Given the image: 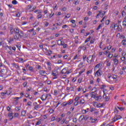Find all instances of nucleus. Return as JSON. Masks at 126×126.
Instances as JSON below:
<instances>
[{
    "label": "nucleus",
    "instance_id": "nucleus-45",
    "mask_svg": "<svg viewBox=\"0 0 126 126\" xmlns=\"http://www.w3.org/2000/svg\"><path fill=\"white\" fill-rule=\"evenodd\" d=\"M18 116H19V114H18V113H15L14 115V118H18Z\"/></svg>",
    "mask_w": 126,
    "mask_h": 126
},
{
    "label": "nucleus",
    "instance_id": "nucleus-61",
    "mask_svg": "<svg viewBox=\"0 0 126 126\" xmlns=\"http://www.w3.org/2000/svg\"><path fill=\"white\" fill-rule=\"evenodd\" d=\"M91 97L92 98H94V99H96V97H97V95H91Z\"/></svg>",
    "mask_w": 126,
    "mask_h": 126
},
{
    "label": "nucleus",
    "instance_id": "nucleus-9",
    "mask_svg": "<svg viewBox=\"0 0 126 126\" xmlns=\"http://www.w3.org/2000/svg\"><path fill=\"white\" fill-rule=\"evenodd\" d=\"M33 105L34 106V110H37V109L39 108V105H38V103H37V102H34L33 103Z\"/></svg>",
    "mask_w": 126,
    "mask_h": 126
},
{
    "label": "nucleus",
    "instance_id": "nucleus-10",
    "mask_svg": "<svg viewBox=\"0 0 126 126\" xmlns=\"http://www.w3.org/2000/svg\"><path fill=\"white\" fill-rule=\"evenodd\" d=\"M102 66V64L101 63H99L97 64H96L94 67V69H96V68H101Z\"/></svg>",
    "mask_w": 126,
    "mask_h": 126
},
{
    "label": "nucleus",
    "instance_id": "nucleus-42",
    "mask_svg": "<svg viewBox=\"0 0 126 126\" xmlns=\"http://www.w3.org/2000/svg\"><path fill=\"white\" fill-rule=\"evenodd\" d=\"M67 16H65V19H66V18H69V17H70V14H67Z\"/></svg>",
    "mask_w": 126,
    "mask_h": 126
},
{
    "label": "nucleus",
    "instance_id": "nucleus-40",
    "mask_svg": "<svg viewBox=\"0 0 126 126\" xmlns=\"http://www.w3.org/2000/svg\"><path fill=\"white\" fill-rule=\"evenodd\" d=\"M95 109L94 107L93 108H90V112H94V111H95Z\"/></svg>",
    "mask_w": 126,
    "mask_h": 126
},
{
    "label": "nucleus",
    "instance_id": "nucleus-12",
    "mask_svg": "<svg viewBox=\"0 0 126 126\" xmlns=\"http://www.w3.org/2000/svg\"><path fill=\"white\" fill-rule=\"evenodd\" d=\"M66 103L67 105H68V106H69L70 105H71V104L73 103V99H70L67 102H66Z\"/></svg>",
    "mask_w": 126,
    "mask_h": 126
},
{
    "label": "nucleus",
    "instance_id": "nucleus-14",
    "mask_svg": "<svg viewBox=\"0 0 126 126\" xmlns=\"http://www.w3.org/2000/svg\"><path fill=\"white\" fill-rule=\"evenodd\" d=\"M113 62L115 64H116V65H118V64H119V60L116 58H115L114 59H113Z\"/></svg>",
    "mask_w": 126,
    "mask_h": 126
},
{
    "label": "nucleus",
    "instance_id": "nucleus-30",
    "mask_svg": "<svg viewBox=\"0 0 126 126\" xmlns=\"http://www.w3.org/2000/svg\"><path fill=\"white\" fill-rule=\"evenodd\" d=\"M122 44L124 46H126V39H123L122 41Z\"/></svg>",
    "mask_w": 126,
    "mask_h": 126
},
{
    "label": "nucleus",
    "instance_id": "nucleus-25",
    "mask_svg": "<svg viewBox=\"0 0 126 126\" xmlns=\"http://www.w3.org/2000/svg\"><path fill=\"white\" fill-rule=\"evenodd\" d=\"M45 73H46V71H45L44 70H40L39 71V74H40V75L43 76Z\"/></svg>",
    "mask_w": 126,
    "mask_h": 126
},
{
    "label": "nucleus",
    "instance_id": "nucleus-43",
    "mask_svg": "<svg viewBox=\"0 0 126 126\" xmlns=\"http://www.w3.org/2000/svg\"><path fill=\"white\" fill-rule=\"evenodd\" d=\"M82 81V77H80L78 80V82H79V83H81Z\"/></svg>",
    "mask_w": 126,
    "mask_h": 126
},
{
    "label": "nucleus",
    "instance_id": "nucleus-20",
    "mask_svg": "<svg viewBox=\"0 0 126 126\" xmlns=\"http://www.w3.org/2000/svg\"><path fill=\"white\" fill-rule=\"evenodd\" d=\"M88 110H89V108H87L86 110L83 109V110H82V113L84 115L86 114V113L88 112Z\"/></svg>",
    "mask_w": 126,
    "mask_h": 126
},
{
    "label": "nucleus",
    "instance_id": "nucleus-27",
    "mask_svg": "<svg viewBox=\"0 0 126 126\" xmlns=\"http://www.w3.org/2000/svg\"><path fill=\"white\" fill-rule=\"evenodd\" d=\"M66 106H67L66 102H64L61 104V107H66Z\"/></svg>",
    "mask_w": 126,
    "mask_h": 126
},
{
    "label": "nucleus",
    "instance_id": "nucleus-8",
    "mask_svg": "<svg viewBox=\"0 0 126 126\" xmlns=\"http://www.w3.org/2000/svg\"><path fill=\"white\" fill-rule=\"evenodd\" d=\"M18 39H19V38H22L24 36V33H23V31H21L19 32V34H18Z\"/></svg>",
    "mask_w": 126,
    "mask_h": 126
},
{
    "label": "nucleus",
    "instance_id": "nucleus-37",
    "mask_svg": "<svg viewBox=\"0 0 126 126\" xmlns=\"http://www.w3.org/2000/svg\"><path fill=\"white\" fill-rule=\"evenodd\" d=\"M85 103V100H84V99H83V100H80V102L79 103L80 104H84Z\"/></svg>",
    "mask_w": 126,
    "mask_h": 126
},
{
    "label": "nucleus",
    "instance_id": "nucleus-4",
    "mask_svg": "<svg viewBox=\"0 0 126 126\" xmlns=\"http://www.w3.org/2000/svg\"><path fill=\"white\" fill-rule=\"evenodd\" d=\"M103 74V72L100 69H99L96 72L94 73V76L97 75V76H101Z\"/></svg>",
    "mask_w": 126,
    "mask_h": 126
},
{
    "label": "nucleus",
    "instance_id": "nucleus-56",
    "mask_svg": "<svg viewBox=\"0 0 126 126\" xmlns=\"http://www.w3.org/2000/svg\"><path fill=\"white\" fill-rule=\"evenodd\" d=\"M29 70H30V71H33V67H32L31 66H30L29 67Z\"/></svg>",
    "mask_w": 126,
    "mask_h": 126
},
{
    "label": "nucleus",
    "instance_id": "nucleus-7",
    "mask_svg": "<svg viewBox=\"0 0 126 126\" xmlns=\"http://www.w3.org/2000/svg\"><path fill=\"white\" fill-rule=\"evenodd\" d=\"M13 112H9L8 114V117H9V120H12L13 119Z\"/></svg>",
    "mask_w": 126,
    "mask_h": 126
},
{
    "label": "nucleus",
    "instance_id": "nucleus-3",
    "mask_svg": "<svg viewBox=\"0 0 126 126\" xmlns=\"http://www.w3.org/2000/svg\"><path fill=\"white\" fill-rule=\"evenodd\" d=\"M107 50L104 51L103 52V54H104L105 56H107V57H108L109 59H112L113 57V54H111V52H110V51H109V50H111V48H107Z\"/></svg>",
    "mask_w": 126,
    "mask_h": 126
},
{
    "label": "nucleus",
    "instance_id": "nucleus-62",
    "mask_svg": "<svg viewBox=\"0 0 126 126\" xmlns=\"http://www.w3.org/2000/svg\"><path fill=\"white\" fill-rule=\"evenodd\" d=\"M5 94H6V93H4V92L1 93V96H4V95H5Z\"/></svg>",
    "mask_w": 126,
    "mask_h": 126
},
{
    "label": "nucleus",
    "instance_id": "nucleus-31",
    "mask_svg": "<svg viewBox=\"0 0 126 126\" xmlns=\"http://www.w3.org/2000/svg\"><path fill=\"white\" fill-rule=\"evenodd\" d=\"M46 55H47V56H51V54H52V51L50 50L48 52H46Z\"/></svg>",
    "mask_w": 126,
    "mask_h": 126
},
{
    "label": "nucleus",
    "instance_id": "nucleus-29",
    "mask_svg": "<svg viewBox=\"0 0 126 126\" xmlns=\"http://www.w3.org/2000/svg\"><path fill=\"white\" fill-rule=\"evenodd\" d=\"M10 33L11 35L13 34V33H14V29H13V28L11 27Z\"/></svg>",
    "mask_w": 126,
    "mask_h": 126
},
{
    "label": "nucleus",
    "instance_id": "nucleus-64",
    "mask_svg": "<svg viewBox=\"0 0 126 126\" xmlns=\"http://www.w3.org/2000/svg\"><path fill=\"white\" fill-rule=\"evenodd\" d=\"M36 68H37V69H41V66H40V65H37Z\"/></svg>",
    "mask_w": 126,
    "mask_h": 126
},
{
    "label": "nucleus",
    "instance_id": "nucleus-17",
    "mask_svg": "<svg viewBox=\"0 0 126 126\" xmlns=\"http://www.w3.org/2000/svg\"><path fill=\"white\" fill-rule=\"evenodd\" d=\"M117 29L119 32H123V28H122V26H119L117 27Z\"/></svg>",
    "mask_w": 126,
    "mask_h": 126
},
{
    "label": "nucleus",
    "instance_id": "nucleus-57",
    "mask_svg": "<svg viewBox=\"0 0 126 126\" xmlns=\"http://www.w3.org/2000/svg\"><path fill=\"white\" fill-rule=\"evenodd\" d=\"M78 103H79V101H76L74 103V106H77V105H78Z\"/></svg>",
    "mask_w": 126,
    "mask_h": 126
},
{
    "label": "nucleus",
    "instance_id": "nucleus-53",
    "mask_svg": "<svg viewBox=\"0 0 126 126\" xmlns=\"http://www.w3.org/2000/svg\"><path fill=\"white\" fill-rule=\"evenodd\" d=\"M23 85L24 87H26V85H27V82H24V83L23 84Z\"/></svg>",
    "mask_w": 126,
    "mask_h": 126
},
{
    "label": "nucleus",
    "instance_id": "nucleus-1",
    "mask_svg": "<svg viewBox=\"0 0 126 126\" xmlns=\"http://www.w3.org/2000/svg\"><path fill=\"white\" fill-rule=\"evenodd\" d=\"M0 67H1L0 73L3 74V75H5V74L7 73V70L6 69L5 66L2 65V63H0Z\"/></svg>",
    "mask_w": 126,
    "mask_h": 126
},
{
    "label": "nucleus",
    "instance_id": "nucleus-41",
    "mask_svg": "<svg viewBox=\"0 0 126 126\" xmlns=\"http://www.w3.org/2000/svg\"><path fill=\"white\" fill-rule=\"evenodd\" d=\"M79 99H80V97L79 96H76L75 98V101L76 102H77L78 100H79Z\"/></svg>",
    "mask_w": 126,
    "mask_h": 126
},
{
    "label": "nucleus",
    "instance_id": "nucleus-22",
    "mask_svg": "<svg viewBox=\"0 0 126 126\" xmlns=\"http://www.w3.org/2000/svg\"><path fill=\"white\" fill-rule=\"evenodd\" d=\"M55 82L57 83L58 86H60L61 83L60 80H57L56 81H55Z\"/></svg>",
    "mask_w": 126,
    "mask_h": 126
},
{
    "label": "nucleus",
    "instance_id": "nucleus-58",
    "mask_svg": "<svg viewBox=\"0 0 126 126\" xmlns=\"http://www.w3.org/2000/svg\"><path fill=\"white\" fill-rule=\"evenodd\" d=\"M16 16L17 17H19L20 16V13L19 12L16 14Z\"/></svg>",
    "mask_w": 126,
    "mask_h": 126
},
{
    "label": "nucleus",
    "instance_id": "nucleus-47",
    "mask_svg": "<svg viewBox=\"0 0 126 126\" xmlns=\"http://www.w3.org/2000/svg\"><path fill=\"white\" fill-rule=\"evenodd\" d=\"M121 33H118L117 35H116V37L117 38H121Z\"/></svg>",
    "mask_w": 126,
    "mask_h": 126
},
{
    "label": "nucleus",
    "instance_id": "nucleus-32",
    "mask_svg": "<svg viewBox=\"0 0 126 126\" xmlns=\"http://www.w3.org/2000/svg\"><path fill=\"white\" fill-rule=\"evenodd\" d=\"M19 62L20 63H24V62H25V61H23V58H19Z\"/></svg>",
    "mask_w": 126,
    "mask_h": 126
},
{
    "label": "nucleus",
    "instance_id": "nucleus-63",
    "mask_svg": "<svg viewBox=\"0 0 126 126\" xmlns=\"http://www.w3.org/2000/svg\"><path fill=\"white\" fill-rule=\"evenodd\" d=\"M56 120L57 121V122H60V121H61L62 120V118H56Z\"/></svg>",
    "mask_w": 126,
    "mask_h": 126
},
{
    "label": "nucleus",
    "instance_id": "nucleus-23",
    "mask_svg": "<svg viewBox=\"0 0 126 126\" xmlns=\"http://www.w3.org/2000/svg\"><path fill=\"white\" fill-rule=\"evenodd\" d=\"M97 91V90H95L94 92H93L91 93V96H94V95L95 96L97 95V93H95Z\"/></svg>",
    "mask_w": 126,
    "mask_h": 126
},
{
    "label": "nucleus",
    "instance_id": "nucleus-11",
    "mask_svg": "<svg viewBox=\"0 0 126 126\" xmlns=\"http://www.w3.org/2000/svg\"><path fill=\"white\" fill-rule=\"evenodd\" d=\"M47 97H48V95H45V94H43L41 97V99L42 101H45V100L47 99Z\"/></svg>",
    "mask_w": 126,
    "mask_h": 126
},
{
    "label": "nucleus",
    "instance_id": "nucleus-60",
    "mask_svg": "<svg viewBox=\"0 0 126 126\" xmlns=\"http://www.w3.org/2000/svg\"><path fill=\"white\" fill-rule=\"evenodd\" d=\"M97 121V119H94L93 120V121H92V124H94V123H95Z\"/></svg>",
    "mask_w": 126,
    "mask_h": 126
},
{
    "label": "nucleus",
    "instance_id": "nucleus-44",
    "mask_svg": "<svg viewBox=\"0 0 126 126\" xmlns=\"http://www.w3.org/2000/svg\"><path fill=\"white\" fill-rule=\"evenodd\" d=\"M105 24H106V25H109V24H110V20H107L105 21Z\"/></svg>",
    "mask_w": 126,
    "mask_h": 126
},
{
    "label": "nucleus",
    "instance_id": "nucleus-36",
    "mask_svg": "<svg viewBox=\"0 0 126 126\" xmlns=\"http://www.w3.org/2000/svg\"><path fill=\"white\" fill-rule=\"evenodd\" d=\"M117 108H118V109H119V110H120V111H121V112H122V111H124V110H125V108L120 107H119V106H118Z\"/></svg>",
    "mask_w": 126,
    "mask_h": 126
},
{
    "label": "nucleus",
    "instance_id": "nucleus-54",
    "mask_svg": "<svg viewBox=\"0 0 126 126\" xmlns=\"http://www.w3.org/2000/svg\"><path fill=\"white\" fill-rule=\"evenodd\" d=\"M16 110H17V111H20V107L19 106H17L16 107Z\"/></svg>",
    "mask_w": 126,
    "mask_h": 126
},
{
    "label": "nucleus",
    "instance_id": "nucleus-48",
    "mask_svg": "<svg viewBox=\"0 0 126 126\" xmlns=\"http://www.w3.org/2000/svg\"><path fill=\"white\" fill-rule=\"evenodd\" d=\"M63 58L64 60H67V55H64Z\"/></svg>",
    "mask_w": 126,
    "mask_h": 126
},
{
    "label": "nucleus",
    "instance_id": "nucleus-21",
    "mask_svg": "<svg viewBox=\"0 0 126 126\" xmlns=\"http://www.w3.org/2000/svg\"><path fill=\"white\" fill-rule=\"evenodd\" d=\"M121 61H122V62H124V63L125 64H126V57H123L121 58Z\"/></svg>",
    "mask_w": 126,
    "mask_h": 126
},
{
    "label": "nucleus",
    "instance_id": "nucleus-6",
    "mask_svg": "<svg viewBox=\"0 0 126 126\" xmlns=\"http://www.w3.org/2000/svg\"><path fill=\"white\" fill-rule=\"evenodd\" d=\"M61 73L62 74H68L69 73V72H67V70L66 69V68H64L61 71Z\"/></svg>",
    "mask_w": 126,
    "mask_h": 126
},
{
    "label": "nucleus",
    "instance_id": "nucleus-38",
    "mask_svg": "<svg viewBox=\"0 0 126 126\" xmlns=\"http://www.w3.org/2000/svg\"><path fill=\"white\" fill-rule=\"evenodd\" d=\"M12 3L13 4H17V1H16V0H13L12 1Z\"/></svg>",
    "mask_w": 126,
    "mask_h": 126
},
{
    "label": "nucleus",
    "instance_id": "nucleus-13",
    "mask_svg": "<svg viewBox=\"0 0 126 126\" xmlns=\"http://www.w3.org/2000/svg\"><path fill=\"white\" fill-rule=\"evenodd\" d=\"M103 98H104L105 101H106V102L110 100V97H109V96H107L105 94L103 95Z\"/></svg>",
    "mask_w": 126,
    "mask_h": 126
},
{
    "label": "nucleus",
    "instance_id": "nucleus-26",
    "mask_svg": "<svg viewBox=\"0 0 126 126\" xmlns=\"http://www.w3.org/2000/svg\"><path fill=\"white\" fill-rule=\"evenodd\" d=\"M98 12H99L100 16H104L105 13H106V11H104L103 13H102V11H98Z\"/></svg>",
    "mask_w": 126,
    "mask_h": 126
},
{
    "label": "nucleus",
    "instance_id": "nucleus-52",
    "mask_svg": "<svg viewBox=\"0 0 126 126\" xmlns=\"http://www.w3.org/2000/svg\"><path fill=\"white\" fill-rule=\"evenodd\" d=\"M77 79V78H76V77L74 78L72 80V82H76Z\"/></svg>",
    "mask_w": 126,
    "mask_h": 126
},
{
    "label": "nucleus",
    "instance_id": "nucleus-19",
    "mask_svg": "<svg viewBox=\"0 0 126 126\" xmlns=\"http://www.w3.org/2000/svg\"><path fill=\"white\" fill-rule=\"evenodd\" d=\"M89 119V116H86L85 117H83V118L81 119V121H87V119Z\"/></svg>",
    "mask_w": 126,
    "mask_h": 126
},
{
    "label": "nucleus",
    "instance_id": "nucleus-24",
    "mask_svg": "<svg viewBox=\"0 0 126 126\" xmlns=\"http://www.w3.org/2000/svg\"><path fill=\"white\" fill-rule=\"evenodd\" d=\"M42 123V119H39V121L35 124V126H39Z\"/></svg>",
    "mask_w": 126,
    "mask_h": 126
},
{
    "label": "nucleus",
    "instance_id": "nucleus-46",
    "mask_svg": "<svg viewBox=\"0 0 126 126\" xmlns=\"http://www.w3.org/2000/svg\"><path fill=\"white\" fill-rule=\"evenodd\" d=\"M101 27H102V24H100L99 25L97 28L96 29V30H99V29H100V28H101Z\"/></svg>",
    "mask_w": 126,
    "mask_h": 126
},
{
    "label": "nucleus",
    "instance_id": "nucleus-35",
    "mask_svg": "<svg viewBox=\"0 0 126 126\" xmlns=\"http://www.w3.org/2000/svg\"><path fill=\"white\" fill-rule=\"evenodd\" d=\"M84 71H85V69H82L80 72H79V75H81L82 73H83V72H84Z\"/></svg>",
    "mask_w": 126,
    "mask_h": 126
},
{
    "label": "nucleus",
    "instance_id": "nucleus-15",
    "mask_svg": "<svg viewBox=\"0 0 126 126\" xmlns=\"http://www.w3.org/2000/svg\"><path fill=\"white\" fill-rule=\"evenodd\" d=\"M122 119V116L119 115L116 116V118L113 120V122H116V121H118V120H120Z\"/></svg>",
    "mask_w": 126,
    "mask_h": 126
},
{
    "label": "nucleus",
    "instance_id": "nucleus-59",
    "mask_svg": "<svg viewBox=\"0 0 126 126\" xmlns=\"http://www.w3.org/2000/svg\"><path fill=\"white\" fill-rule=\"evenodd\" d=\"M78 91H81V90H82V87H80L79 88H78Z\"/></svg>",
    "mask_w": 126,
    "mask_h": 126
},
{
    "label": "nucleus",
    "instance_id": "nucleus-55",
    "mask_svg": "<svg viewBox=\"0 0 126 126\" xmlns=\"http://www.w3.org/2000/svg\"><path fill=\"white\" fill-rule=\"evenodd\" d=\"M9 50H10V51H11V50H13V51H16V48H9Z\"/></svg>",
    "mask_w": 126,
    "mask_h": 126
},
{
    "label": "nucleus",
    "instance_id": "nucleus-18",
    "mask_svg": "<svg viewBox=\"0 0 126 126\" xmlns=\"http://www.w3.org/2000/svg\"><path fill=\"white\" fill-rule=\"evenodd\" d=\"M25 115H26V111L25 110H23L21 112V116L25 117Z\"/></svg>",
    "mask_w": 126,
    "mask_h": 126
},
{
    "label": "nucleus",
    "instance_id": "nucleus-33",
    "mask_svg": "<svg viewBox=\"0 0 126 126\" xmlns=\"http://www.w3.org/2000/svg\"><path fill=\"white\" fill-rule=\"evenodd\" d=\"M90 39H91V36H89L87 39L85 41V43H87V42H89L90 41Z\"/></svg>",
    "mask_w": 126,
    "mask_h": 126
},
{
    "label": "nucleus",
    "instance_id": "nucleus-2",
    "mask_svg": "<svg viewBox=\"0 0 126 126\" xmlns=\"http://www.w3.org/2000/svg\"><path fill=\"white\" fill-rule=\"evenodd\" d=\"M19 29L18 28L14 29V34L15 35H14V38L15 40H18V34H19Z\"/></svg>",
    "mask_w": 126,
    "mask_h": 126
},
{
    "label": "nucleus",
    "instance_id": "nucleus-16",
    "mask_svg": "<svg viewBox=\"0 0 126 126\" xmlns=\"http://www.w3.org/2000/svg\"><path fill=\"white\" fill-rule=\"evenodd\" d=\"M95 101H99V100H102V96L101 95H96V97H95Z\"/></svg>",
    "mask_w": 126,
    "mask_h": 126
},
{
    "label": "nucleus",
    "instance_id": "nucleus-34",
    "mask_svg": "<svg viewBox=\"0 0 126 126\" xmlns=\"http://www.w3.org/2000/svg\"><path fill=\"white\" fill-rule=\"evenodd\" d=\"M86 55H83V61L85 62L86 61Z\"/></svg>",
    "mask_w": 126,
    "mask_h": 126
},
{
    "label": "nucleus",
    "instance_id": "nucleus-49",
    "mask_svg": "<svg viewBox=\"0 0 126 126\" xmlns=\"http://www.w3.org/2000/svg\"><path fill=\"white\" fill-rule=\"evenodd\" d=\"M77 122V118L73 119V123H76Z\"/></svg>",
    "mask_w": 126,
    "mask_h": 126
},
{
    "label": "nucleus",
    "instance_id": "nucleus-39",
    "mask_svg": "<svg viewBox=\"0 0 126 126\" xmlns=\"http://www.w3.org/2000/svg\"><path fill=\"white\" fill-rule=\"evenodd\" d=\"M59 42L61 43L60 45H62V46H63V45H64V42H63V41L59 40Z\"/></svg>",
    "mask_w": 126,
    "mask_h": 126
},
{
    "label": "nucleus",
    "instance_id": "nucleus-51",
    "mask_svg": "<svg viewBox=\"0 0 126 126\" xmlns=\"http://www.w3.org/2000/svg\"><path fill=\"white\" fill-rule=\"evenodd\" d=\"M27 105H28V106H32V102H31V101L28 102Z\"/></svg>",
    "mask_w": 126,
    "mask_h": 126
},
{
    "label": "nucleus",
    "instance_id": "nucleus-50",
    "mask_svg": "<svg viewBox=\"0 0 126 126\" xmlns=\"http://www.w3.org/2000/svg\"><path fill=\"white\" fill-rule=\"evenodd\" d=\"M58 29V27H56L55 28H52L51 30L52 31H54V30H57Z\"/></svg>",
    "mask_w": 126,
    "mask_h": 126
},
{
    "label": "nucleus",
    "instance_id": "nucleus-5",
    "mask_svg": "<svg viewBox=\"0 0 126 126\" xmlns=\"http://www.w3.org/2000/svg\"><path fill=\"white\" fill-rule=\"evenodd\" d=\"M93 57H94V55L92 56H89L87 58V63H92V61L93 60Z\"/></svg>",
    "mask_w": 126,
    "mask_h": 126
},
{
    "label": "nucleus",
    "instance_id": "nucleus-28",
    "mask_svg": "<svg viewBox=\"0 0 126 126\" xmlns=\"http://www.w3.org/2000/svg\"><path fill=\"white\" fill-rule=\"evenodd\" d=\"M52 74L53 76H56V75H58L59 73H57V71H54L52 72Z\"/></svg>",
    "mask_w": 126,
    "mask_h": 126
}]
</instances>
